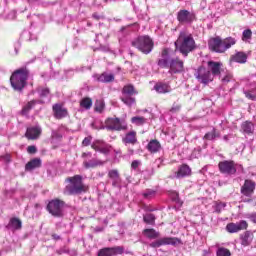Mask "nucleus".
I'll return each mask as SVG.
<instances>
[{
  "mask_svg": "<svg viewBox=\"0 0 256 256\" xmlns=\"http://www.w3.org/2000/svg\"><path fill=\"white\" fill-rule=\"evenodd\" d=\"M169 69V73L171 74L183 72V61L179 60L178 58L172 59L170 61Z\"/></svg>",
  "mask_w": 256,
  "mask_h": 256,
  "instance_id": "20",
  "label": "nucleus"
},
{
  "mask_svg": "<svg viewBox=\"0 0 256 256\" xmlns=\"http://www.w3.org/2000/svg\"><path fill=\"white\" fill-rule=\"evenodd\" d=\"M236 168H237L236 172L243 173V166L242 165L236 164Z\"/></svg>",
  "mask_w": 256,
  "mask_h": 256,
  "instance_id": "57",
  "label": "nucleus"
},
{
  "mask_svg": "<svg viewBox=\"0 0 256 256\" xmlns=\"http://www.w3.org/2000/svg\"><path fill=\"white\" fill-rule=\"evenodd\" d=\"M82 145H84V147L91 145V138L90 137L84 138V140L82 141Z\"/></svg>",
  "mask_w": 256,
  "mask_h": 256,
  "instance_id": "54",
  "label": "nucleus"
},
{
  "mask_svg": "<svg viewBox=\"0 0 256 256\" xmlns=\"http://www.w3.org/2000/svg\"><path fill=\"white\" fill-rule=\"evenodd\" d=\"M68 184L64 189L65 195H81V193H87V186L83 184V177L81 175H75L66 179Z\"/></svg>",
  "mask_w": 256,
  "mask_h": 256,
  "instance_id": "3",
  "label": "nucleus"
},
{
  "mask_svg": "<svg viewBox=\"0 0 256 256\" xmlns=\"http://www.w3.org/2000/svg\"><path fill=\"white\" fill-rule=\"evenodd\" d=\"M181 244V240L179 238L175 237H163L160 238L152 243H150V247H153L154 249H157L159 247H163V245H179Z\"/></svg>",
  "mask_w": 256,
  "mask_h": 256,
  "instance_id": "10",
  "label": "nucleus"
},
{
  "mask_svg": "<svg viewBox=\"0 0 256 256\" xmlns=\"http://www.w3.org/2000/svg\"><path fill=\"white\" fill-rule=\"evenodd\" d=\"M147 149L150 153H159L161 151V143L158 140H151L147 145Z\"/></svg>",
  "mask_w": 256,
  "mask_h": 256,
  "instance_id": "32",
  "label": "nucleus"
},
{
  "mask_svg": "<svg viewBox=\"0 0 256 256\" xmlns=\"http://www.w3.org/2000/svg\"><path fill=\"white\" fill-rule=\"evenodd\" d=\"M92 149H94V151H99V153H103L104 155L109 153V146L102 140L94 141L92 143Z\"/></svg>",
  "mask_w": 256,
  "mask_h": 256,
  "instance_id": "21",
  "label": "nucleus"
},
{
  "mask_svg": "<svg viewBox=\"0 0 256 256\" xmlns=\"http://www.w3.org/2000/svg\"><path fill=\"white\" fill-rule=\"evenodd\" d=\"M37 91L40 97V99L37 100L39 104L51 103V92L49 88L39 87Z\"/></svg>",
  "mask_w": 256,
  "mask_h": 256,
  "instance_id": "17",
  "label": "nucleus"
},
{
  "mask_svg": "<svg viewBox=\"0 0 256 256\" xmlns=\"http://www.w3.org/2000/svg\"><path fill=\"white\" fill-rule=\"evenodd\" d=\"M207 65L208 68L200 66L194 73V77L201 85H209V83H213L215 77L221 75L223 63L208 61Z\"/></svg>",
  "mask_w": 256,
  "mask_h": 256,
  "instance_id": "1",
  "label": "nucleus"
},
{
  "mask_svg": "<svg viewBox=\"0 0 256 256\" xmlns=\"http://www.w3.org/2000/svg\"><path fill=\"white\" fill-rule=\"evenodd\" d=\"M93 18L97 19V21H99L101 19V16H99L97 13H94Z\"/></svg>",
  "mask_w": 256,
  "mask_h": 256,
  "instance_id": "58",
  "label": "nucleus"
},
{
  "mask_svg": "<svg viewBox=\"0 0 256 256\" xmlns=\"http://www.w3.org/2000/svg\"><path fill=\"white\" fill-rule=\"evenodd\" d=\"M241 131L244 135H253L255 131V125L253 122L245 121L241 124Z\"/></svg>",
  "mask_w": 256,
  "mask_h": 256,
  "instance_id": "25",
  "label": "nucleus"
},
{
  "mask_svg": "<svg viewBox=\"0 0 256 256\" xmlns=\"http://www.w3.org/2000/svg\"><path fill=\"white\" fill-rule=\"evenodd\" d=\"M52 109H53L54 117L56 119H63L67 117V114H68L67 110L63 108L61 104H54Z\"/></svg>",
  "mask_w": 256,
  "mask_h": 256,
  "instance_id": "23",
  "label": "nucleus"
},
{
  "mask_svg": "<svg viewBox=\"0 0 256 256\" xmlns=\"http://www.w3.org/2000/svg\"><path fill=\"white\" fill-rule=\"evenodd\" d=\"M131 44L144 55H149L154 47L153 40L149 36H139Z\"/></svg>",
  "mask_w": 256,
  "mask_h": 256,
  "instance_id": "6",
  "label": "nucleus"
},
{
  "mask_svg": "<svg viewBox=\"0 0 256 256\" xmlns=\"http://www.w3.org/2000/svg\"><path fill=\"white\" fill-rule=\"evenodd\" d=\"M221 133L217 132V129L213 128L211 132H207L204 136L206 141H214V139H219Z\"/></svg>",
  "mask_w": 256,
  "mask_h": 256,
  "instance_id": "36",
  "label": "nucleus"
},
{
  "mask_svg": "<svg viewBox=\"0 0 256 256\" xmlns=\"http://www.w3.org/2000/svg\"><path fill=\"white\" fill-rule=\"evenodd\" d=\"M27 151L30 155H35L37 153V147L34 145L28 146Z\"/></svg>",
  "mask_w": 256,
  "mask_h": 256,
  "instance_id": "51",
  "label": "nucleus"
},
{
  "mask_svg": "<svg viewBox=\"0 0 256 256\" xmlns=\"http://www.w3.org/2000/svg\"><path fill=\"white\" fill-rule=\"evenodd\" d=\"M135 93V88L133 85H126L122 89V96L120 97L121 101L127 107H131V105H135V98L132 95Z\"/></svg>",
  "mask_w": 256,
  "mask_h": 256,
  "instance_id": "8",
  "label": "nucleus"
},
{
  "mask_svg": "<svg viewBox=\"0 0 256 256\" xmlns=\"http://www.w3.org/2000/svg\"><path fill=\"white\" fill-rule=\"evenodd\" d=\"M231 61H234V63H247V54L238 52L231 57Z\"/></svg>",
  "mask_w": 256,
  "mask_h": 256,
  "instance_id": "34",
  "label": "nucleus"
},
{
  "mask_svg": "<svg viewBox=\"0 0 256 256\" xmlns=\"http://www.w3.org/2000/svg\"><path fill=\"white\" fill-rule=\"evenodd\" d=\"M0 161H4L5 163H9V161H11V155L6 154L4 156H1Z\"/></svg>",
  "mask_w": 256,
  "mask_h": 256,
  "instance_id": "52",
  "label": "nucleus"
},
{
  "mask_svg": "<svg viewBox=\"0 0 256 256\" xmlns=\"http://www.w3.org/2000/svg\"><path fill=\"white\" fill-rule=\"evenodd\" d=\"M178 111H181V105L174 103L170 109V113H178Z\"/></svg>",
  "mask_w": 256,
  "mask_h": 256,
  "instance_id": "50",
  "label": "nucleus"
},
{
  "mask_svg": "<svg viewBox=\"0 0 256 256\" xmlns=\"http://www.w3.org/2000/svg\"><path fill=\"white\" fill-rule=\"evenodd\" d=\"M130 155H133V150L129 149Z\"/></svg>",
  "mask_w": 256,
  "mask_h": 256,
  "instance_id": "63",
  "label": "nucleus"
},
{
  "mask_svg": "<svg viewBox=\"0 0 256 256\" xmlns=\"http://www.w3.org/2000/svg\"><path fill=\"white\" fill-rule=\"evenodd\" d=\"M171 199H172V201H173L174 203H176V206H175V207H177V209H179L180 207H182L183 201H181V198H179V193L173 192V193L171 194Z\"/></svg>",
  "mask_w": 256,
  "mask_h": 256,
  "instance_id": "42",
  "label": "nucleus"
},
{
  "mask_svg": "<svg viewBox=\"0 0 256 256\" xmlns=\"http://www.w3.org/2000/svg\"><path fill=\"white\" fill-rule=\"evenodd\" d=\"M225 207H227V203L221 202V201H216L214 202V211L215 213H221V211L225 210Z\"/></svg>",
  "mask_w": 256,
  "mask_h": 256,
  "instance_id": "40",
  "label": "nucleus"
},
{
  "mask_svg": "<svg viewBox=\"0 0 256 256\" xmlns=\"http://www.w3.org/2000/svg\"><path fill=\"white\" fill-rule=\"evenodd\" d=\"M191 175V168L183 164L182 166L179 167L178 172L176 173L177 179H181L183 177H189Z\"/></svg>",
  "mask_w": 256,
  "mask_h": 256,
  "instance_id": "28",
  "label": "nucleus"
},
{
  "mask_svg": "<svg viewBox=\"0 0 256 256\" xmlns=\"http://www.w3.org/2000/svg\"><path fill=\"white\" fill-rule=\"evenodd\" d=\"M251 201H253L252 199H244L243 202L244 203H251Z\"/></svg>",
  "mask_w": 256,
  "mask_h": 256,
  "instance_id": "61",
  "label": "nucleus"
},
{
  "mask_svg": "<svg viewBox=\"0 0 256 256\" xmlns=\"http://www.w3.org/2000/svg\"><path fill=\"white\" fill-rule=\"evenodd\" d=\"M93 78L99 83H111L112 81H115V76L107 72H104L101 75L95 74Z\"/></svg>",
  "mask_w": 256,
  "mask_h": 256,
  "instance_id": "22",
  "label": "nucleus"
},
{
  "mask_svg": "<svg viewBox=\"0 0 256 256\" xmlns=\"http://www.w3.org/2000/svg\"><path fill=\"white\" fill-rule=\"evenodd\" d=\"M37 1H39V0H28V3H29L30 5H33V3H37Z\"/></svg>",
  "mask_w": 256,
  "mask_h": 256,
  "instance_id": "60",
  "label": "nucleus"
},
{
  "mask_svg": "<svg viewBox=\"0 0 256 256\" xmlns=\"http://www.w3.org/2000/svg\"><path fill=\"white\" fill-rule=\"evenodd\" d=\"M103 109H105V103H103V101L96 102L95 111L98 113H103Z\"/></svg>",
  "mask_w": 256,
  "mask_h": 256,
  "instance_id": "47",
  "label": "nucleus"
},
{
  "mask_svg": "<svg viewBox=\"0 0 256 256\" xmlns=\"http://www.w3.org/2000/svg\"><path fill=\"white\" fill-rule=\"evenodd\" d=\"M29 79V70L26 68H20L14 71L10 77L11 87L14 91H23L27 86V80Z\"/></svg>",
  "mask_w": 256,
  "mask_h": 256,
  "instance_id": "4",
  "label": "nucleus"
},
{
  "mask_svg": "<svg viewBox=\"0 0 256 256\" xmlns=\"http://www.w3.org/2000/svg\"><path fill=\"white\" fill-rule=\"evenodd\" d=\"M98 50H99V51H104L105 53H107V51H109V47H107V46H100V47L98 48Z\"/></svg>",
  "mask_w": 256,
  "mask_h": 256,
  "instance_id": "56",
  "label": "nucleus"
},
{
  "mask_svg": "<svg viewBox=\"0 0 256 256\" xmlns=\"http://www.w3.org/2000/svg\"><path fill=\"white\" fill-rule=\"evenodd\" d=\"M22 227V222L19 218H11L6 229L9 231H19Z\"/></svg>",
  "mask_w": 256,
  "mask_h": 256,
  "instance_id": "26",
  "label": "nucleus"
},
{
  "mask_svg": "<svg viewBox=\"0 0 256 256\" xmlns=\"http://www.w3.org/2000/svg\"><path fill=\"white\" fill-rule=\"evenodd\" d=\"M41 132H42L41 126L36 125V126H31L27 128L25 135L27 139L35 140V139H39Z\"/></svg>",
  "mask_w": 256,
  "mask_h": 256,
  "instance_id": "19",
  "label": "nucleus"
},
{
  "mask_svg": "<svg viewBox=\"0 0 256 256\" xmlns=\"http://www.w3.org/2000/svg\"><path fill=\"white\" fill-rule=\"evenodd\" d=\"M243 93L246 99H249V101H256V83L252 84L250 90L244 88Z\"/></svg>",
  "mask_w": 256,
  "mask_h": 256,
  "instance_id": "30",
  "label": "nucleus"
},
{
  "mask_svg": "<svg viewBox=\"0 0 256 256\" xmlns=\"http://www.w3.org/2000/svg\"><path fill=\"white\" fill-rule=\"evenodd\" d=\"M80 106L84 109H91V107L93 106V101L91 100V98H83L80 102Z\"/></svg>",
  "mask_w": 256,
  "mask_h": 256,
  "instance_id": "43",
  "label": "nucleus"
},
{
  "mask_svg": "<svg viewBox=\"0 0 256 256\" xmlns=\"http://www.w3.org/2000/svg\"><path fill=\"white\" fill-rule=\"evenodd\" d=\"M139 165H141V161H139V160H134V161L132 162V164H131V167H132V169L136 170V169L139 168Z\"/></svg>",
  "mask_w": 256,
  "mask_h": 256,
  "instance_id": "53",
  "label": "nucleus"
},
{
  "mask_svg": "<svg viewBox=\"0 0 256 256\" xmlns=\"http://www.w3.org/2000/svg\"><path fill=\"white\" fill-rule=\"evenodd\" d=\"M249 227V224L245 220H241L236 223H229L226 226V231L228 233H239V231H245Z\"/></svg>",
  "mask_w": 256,
  "mask_h": 256,
  "instance_id": "13",
  "label": "nucleus"
},
{
  "mask_svg": "<svg viewBox=\"0 0 256 256\" xmlns=\"http://www.w3.org/2000/svg\"><path fill=\"white\" fill-rule=\"evenodd\" d=\"M251 241H253V233L251 231H246L241 235V245L243 247L251 245Z\"/></svg>",
  "mask_w": 256,
  "mask_h": 256,
  "instance_id": "29",
  "label": "nucleus"
},
{
  "mask_svg": "<svg viewBox=\"0 0 256 256\" xmlns=\"http://www.w3.org/2000/svg\"><path fill=\"white\" fill-rule=\"evenodd\" d=\"M144 222H146L148 225H155V215L153 214H146L143 216Z\"/></svg>",
  "mask_w": 256,
  "mask_h": 256,
  "instance_id": "45",
  "label": "nucleus"
},
{
  "mask_svg": "<svg viewBox=\"0 0 256 256\" xmlns=\"http://www.w3.org/2000/svg\"><path fill=\"white\" fill-rule=\"evenodd\" d=\"M195 13L189 12L188 10H180L177 13V20L181 25H191L195 21Z\"/></svg>",
  "mask_w": 256,
  "mask_h": 256,
  "instance_id": "11",
  "label": "nucleus"
},
{
  "mask_svg": "<svg viewBox=\"0 0 256 256\" xmlns=\"http://www.w3.org/2000/svg\"><path fill=\"white\" fill-rule=\"evenodd\" d=\"M39 103L38 100H31L29 101L23 108H22V115H29V111L31 109H35V105Z\"/></svg>",
  "mask_w": 256,
  "mask_h": 256,
  "instance_id": "35",
  "label": "nucleus"
},
{
  "mask_svg": "<svg viewBox=\"0 0 256 256\" xmlns=\"http://www.w3.org/2000/svg\"><path fill=\"white\" fill-rule=\"evenodd\" d=\"M220 173L224 175H235L237 173V164L234 161H222L218 164Z\"/></svg>",
  "mask_w": 256,
  "mask_h": 256,
  "instance_id": "9",
  "label": "nucleus"
},
{
  "mask_svg": "<svg viewBox=\"0 0 256 256\" xmlns=\"http://www.w3.org/2000/svg\"><path fill=\"white\" fill-rule=\"evenodd\" d=\"M130 55H132V56H133V52H132V51H130Z\"/></svg>",
  "mask_w": 256,
  "mask_h": 256,
  "instance_id": "64",
  "label": "nucleus"
},
{
  "mask_svg": "<svg viewBox=\"0 0 256 256\" xmlns=\"http://www.w3.org/2000/svg\"><path fill=\"white\" fill-rule=\"evenodd\" d=\"M108 177L112 180L113 187H117L119 183H121V178L119 177V171L110 170L108 172Z\"/></svg>",
  "mask_w": 256,
  "mask_h": 256,
  "instance_id": "33",
  "label": "nucleus"
},
{
  "mask_svg": "<svg viewBox=\"0 0 256 256\" xmlns=\"http://www.w3.org/2000/svg\"><path fill=\"white\" fill-rule=\"evenodd\" d=\"M155 195H157V192L153 189H147L143 193L144 199H153V197H155Z\"/></svg>",
  "mask_w": 256,
  "mask_h": 256,
  "instance_id": "46",
  "label": "nucleus"
},
{
  "mask_svg": "<svg viewBox=\"0 0 256 256\" xmlns=\"http://www.w3.org/2000/svg\"><path fill=\"white\" fill-rule=\"evenodd\" d=\"M235 43H237V40L232 37H228L224 40H221L220 37H215L209 40L208 45L209 49L215 51V53H225V51L231 49Z\"/></svg>",
  "mask_w": 256,
  "mask_h": 256,
  "instance_id": "5",
  "label": "nucleus"
},
{
  "mask_svg": "<svg viewBox=\"0 0 256 256\" xmlns=\"http://www.w3.org/2000/svg\"><path fill=\"white\" fill-rule=\"evenodd\" d=\"M175 47L176 51H179L183 57H187L189 53L197 49L193 34L185 31L180 32L177 40L175 41Z\"/></svg>",
  "mask_w": 256,
  "mask_h": 256,
  "instance_id": "2",
  "label": "nucleus"
},
{
  "mask_svg": "<svg viewBox=\"0 0 256 256\" xmlns=\"http://www.w3.org/2000/svg\"><path fill=\"white\" fill-rule=\"evenodd\" d=\"M123 253H125V248L123 246H116L99 250L98 256H115L123 255Z\"/></svg>",
  "mask_w": 256,
  "mask_h": 256,
  "instance_id": "12",
  "label": "nucleus"
},
{
  "mask_svg": "<svg viewBox=\"0 0 256 256\" xmlns=\"http://www.w3.org/2000/svg\"><path fill=\"white\" fill-rule=\"evenodd\" d=\"M154 89L157 93H171V86L165 82L156 83Z\"/></svg>",
  "mask_w": 256,
  "mask_h": 256,
  "instance_id": "27",
  "label": "nucleus"
},
{
  "mask_svg": "<svg viewBox=\"0 0 256 256\" xmlns=\"http://www.w3.org/2000/svg\"><path fill=\"white\" fill-rule=\"evenodd\" d=\"M223 139H224V141H229V137H228L227 135H225V136L223 137Z\"/></svg>",
  "mask_w": 256,
  "mask_h": 256,
  "instance_id": "62",
  "label": "nucleus"
},
{
  "mask_svg": "<svg viewBox=\"0 0 256 256\" xmlns=\"http://www.w3.org/2000/svg\"><path fill=\"white\" fill-rule=\"evenodd\" d=\"M252 37L253 32L251 29H246L242 32V41H244V43H250Z\"/></svg>",
  "mask_w": 256,
  "mask_h": 256,
  "instance_id": "41",
  "label": "nucleus"
},
{
  "mask_svg": "<svg viewBox=\"0 0 256 256\" xmlns=\"http://www.w3.org/2000/svg\"><path fill=\"white\" fill-rule=\"evenodd\" d=\"M173 58L169 56V50L164 49L161 54V58L158 60V67H161L162 69H168L171 65V61Z\"/></svg>",
  "mask_w": 256,
  "mask_h": 256,
  "instance_id": "18",
  "label": "nucleus"
},
{
  "mask_svg": "<svg viewBox=\"0 0 256 256\" xmlns=\"http://www.w3.org/2000/svg\"><path fill=\"white\" fill-rule=\"evenodd\" d=\"M233 80V74L227 73L223 78H222V83L227 84L230 81Z\"/></svg>",
  "mask_w": 256,
  "mask_h": 256,
  "instance_id": "49",
  "label": "nucleus"
},
{
  "mask_svg": "<svg viewBox=\"0 0 256 256\" xmlns=\"http://www.w3.org/2000/svg\"><path fill=\"white\" fill-rule=\"evenodd\" d=\"M249 219H250V221H252V223L256 224V212L250 214Z\"/></svg>",
  "mask_w": 256,
  "mask_h": 256,
  "instance_id": "55",
  "label": "nucleus"
},
{
  "mask_svg": "<svg viewBox=\"0 0 256 256\" xmlns=\"http://www.w3.org/2000/svg\"><path fill=\"white\" fill-rule=\"evenodd\" d=\"M105 127L108 131H123L126 127L121 124L119 118H108L105 121Z\"/></svg>",
  "mask_w": 256,
  "mask_h": 256,
  "instance_id": "14",
  "label": "nucleus"
},
{
  "mask_svg": "<svg viewBox=\"0 0 256 256\" xmlns=\"http://www.w3.org/2000/svg\"><path fill=\"white\" fill-rule=\"evenodd\" d=\"M65 207V202L60 199L51 200L47 204V211L52 217H63V209Z\"/></svg>",
  "mask_w": 256,
  "mask_h": 256,
  "instance_id": "7",
  "label": "nucleus"
},
{
  "mask_svg": "<svg viewBox=\"0 0 256 256\" xmlns=\"http://www.w3.org/2000/svg\"><path fill=\"white\" fill-rule=\"evenodd\" d=\"M256 184L253 180H245L243 186L241 187V193L245 197H251L255 193Z\"/></svg>",
  "mask_w": 256,
  "mask_h": 256,
  "instance_id": "16",
  "label": "nucleus"
},
{
  "mask_svg": "<svg viewBox=\"0 0 256 256\" xmlns=\"http://www.w3.org/2000/svg\"><path fill=\"white\" fill-rule=\"evenodd\" d=\"M143 233L148 239H157L160 236L159 232L155 231V229H145Z\"/></svg>",
  "mask_w": 256,
  "mask_h": 256,
  "instance_id": "37",
  "label": "nucleus"
},
{
  "mask_svg": "<svg viewBox=\"0 0 256 256\" xmlns=\"http://www.w3.org/2000/svg\"><path fill=\"white\" fill-rule=\"evenodd\" d=\"M20 38L22 39V41H35V39H37V36L33 35L29 31H24L22 32Z\"/></svg>",
  "mask_w": 256,
  "mask_h": 256,
  "instance_id": "39",
  "label": "nucleus"
},
{
  "mask_svg": "<svg viewBox=\"0 0 256 256\" xmlns=\"http://www.w3.org/2000/svg\"><path fill=\"white\" fill-rule=\"evenodd\" d=\"M53 239H55L56 241L61 239V236L57 235V234H53L52 235Z\"/></svg>",
  "mask_w": 256,
  "mask_h": 256,
  "instance_id": "59",
  "label": "nucleus"
},
{
  "mask_svg": "<svg viewBox=\"0 0 256 256\" xmlns=\"http://www.w3.org/2000/svg\"><path fill=\"white\" fill-rule=\"evenodd\" d=\"M146 122L147 119H145V117L143 116H135L131 118V123H133V125H137L138 127L141 125H145Z\"/></svg>",
  "mask_w": 256,
  "mask_h": 256,
  "instance_id": "38",
  "label": "nucleus"
},
{
  "mask_svg": "<svg viewBox=\"0 0 256 256\" xmlns=\"http://www.w3.org/2000/svg\"><path fill=\"white\" fill-rule=\"evenodd\" d=\"M216 256H231V251L225 247H220L216 251Z\"/></svg>",
  "mask_w": 256,
  "mask_h": 256,
  "instance_id": "44",
  "label": "nucleus"
},
{
  "mask_svg": "<svg viewBox=\"0 0 256 256\" xmlns=\"http://www.w3.org/2000/svg\"><path fill=\"white\" fill-rule=\"evenodd\" d=\"M82 157L84 160L83 165L86 169H92L94 167H99L100 165H103V161L97 160V159H91L87 161V159L91 158V152H84L82 154Z\"/></svg>",
  "mask_w": 256,
  "mask_h": 256,
  "instance_id": "15",
  "label": "nucleus"
},
{
  "mask_svg": "<svg viewBox=\"0 0 256 256\" xmlns=\"http://www.w3.org/2000/svg\"><path fill=\"white\" fill-rule=\"evenodd\" d=\"M124 145H135L137 143V132L130 131L126 133L125 137L122 138Z\"/></svg>",
  "mask_w": 256,
  "mask_h": 256,
  "instance_id": "24",
  "label": "nucleus"
},
{
  "mask_svg": "<svg viewBox=\"0 0 256 256\" xmlns=\"http://www.w3.org/2000/svg\"><path fill=\"white\" fill-rule=\"evenodd\" d=\"M51 137H52L53 140L61 141V139L63 138V135H61V133L53 130Z\"/></svg>",
  "mask_w": 256,
  "mask_h": 256,
  "instance_id": "48",
  "label": "nucleus"
},
{
  "mask_svg": "<svg viewBox=\"0 0 256 256\" xmlns=\"http://www.w3.org/2000/svg\"><path fill=\"white\" fill-rule=\"evenodd\" d=\"M39 167H41V159L33 158L26 164L25 169L27 171H33L34 169H39Z\"/></svg>",
  "mask_w": 256,
  "mask_h": 256,
  "instance_id": "31",
  "label": "nucleus"
}]
</instances>
